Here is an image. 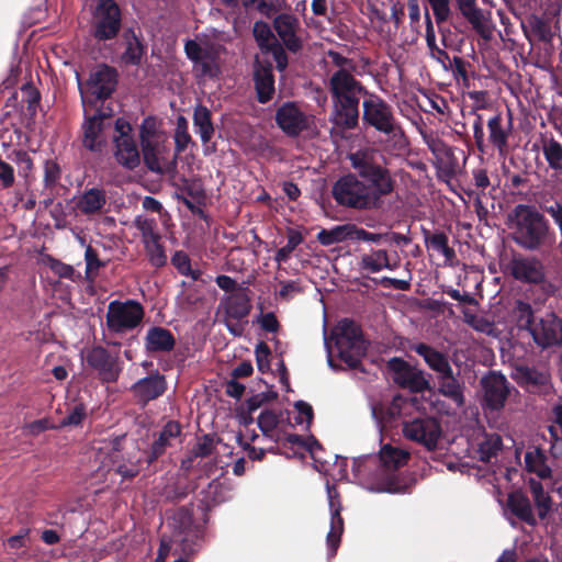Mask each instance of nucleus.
I'll list each match as a JSON object with an SVG mask.
<instances>
[{"mask_svg": "<svg viewBox=\"0 0 562 562\" xmlns=\"http://www.w3.org/2000/svg\"><path fill=\"white\" fill-rule=\"evenodd\" d=\"M22 101L27 104V112L33 119L36 115L37 106L41 101V92L32 82H26L21 87Z\"/></svg>", "mask_w": 562, "mask_h": 562, "instance_id": "8fccbe9b", "label": "nucleus"}, {"mask_svg": "<svg viewBox=\"0 0 562 562\" xmlns=\"http://www.w3.org/2000/svg\"><path fill=\"white\" fill-rule=\"evenodd\" d=\"M502 448V438L498 435H494L483 442L480 443L479 452L481 453L482 461H490L492 457H495Z\"/></svg>", "mask_w": 562, "mask_h": 562, "instance_id": "6e6d98bb", "label": "nucleus"}, {"mask_svg": "<svg viewBox=\"0 0 562 562\" xmlns=\"http://www.w3.org/2000/svg\"><path fill=\"white\" fill-rule=\"evenodd\" d=\"M122 27V13L114 0H99L92 11L90 33L98 42L117 36Z\"/></svg>", "mask_w": 562, "mask_h": 562, "instance_id": "0eeeda50", "label": "nucleus"}, {"mask_svg": "<svg viewBox=\"0 0 562 562\" xmlns=\"http://www.w3.org/2000/svg\"><path fill=\"white\" fill-rule=\"evenodd\" d=\"M108 201L106 193L103 189L91 188L86 190L77 202V207L85 215H93L100 213Z\"/></svg>", "mask_w": 562, "mask_h": 562, "instance_id": "473e14b6", "label": "nucleus"}, {"mask_svg": "<svg viewBox=\"0 0 562 562\" xmlns=\"http://www.w3.org/2000/svg\"><path fill=\"white\" fill-rule=\"evenodd\" d=\"M379 457L383 469L385 471L394 472L407 464L411 454L408 451L401 448L384 445L380 450Z\"/></svg>", "mask_w": 562, "mask_h": 562, "instance_id": "f704fd0d", "label": "nucleus"}, {"mask_svg": "<svg viewBox=\"0 0 562 562\" xmlns=\"http://www.w3.org/2000/svg\"><path fill=\"white\" fill-rule=\"evenodd\" d=\"M525 36L532 44L535 41L551 44L554 37L550 21L537 14H530L527 25L522 24Z\"/></svg>", "mask_w": 562, "mask_h": 562, "instance_id": "a878e982", "label": "nucleus"}, {"mask_svg": "<svg viewBox=\"0 0 562 562\" xmlns=\"http://www.w3.org/2000/svg\"><path fill=\"white\" fill-rule=\"evenodd\" d=\"M108 124L95 121L91 116H86L81 125V145L85 149L93 154H102L108 145L104 131Z\"/></svg>", "mask_w": 562, "mask_h": 562, "instance_id": "aec40b11", "label": "nucleus"}, {"mask_svg": "<svg viewBox=\"0 0 562 562\" xmlns=\"http://www.w3.org/2000/svg\"><path fill=\"white\" fill-rule=\"evenodd\" d=\"M457 7L462 16L472 25L481 37L488 41L491 31L483 23V12L476 7V0H456Z\"/></svg>", "mask_w": 562, "mask_h": 562, "instance_id": "cd10ccee", "label": "nucleus"}, {"mask_svg": "<svg viewBox=\"0 0 562 562\" xmlns=\"http://www.w3.org/2000/svg\"><path fill=\"white\" fill-rule=\"evenodd\" d=\"M431 7L436 23L438 25L449 20L451 15L450 0H426Z\"/></svg>", "mask_w": 562, "mask_h": 562, "instance_id": "4d7b16f0", "label": "nucleus"}, {"mask_svg": "<svg viewBox=\"0 0 562 562\" xmlns=\"http://www.w3.org/2000/svg\"><path fill=\"white\" fill-rule=\"evenodd\" d=\"M504 273L520 283L539 286L546 297L555 292V286L548 280L544 263L536 256H514L506 263Z\"/></svg>", "mask_w": 562, "mask_h": 562, "instance_id": "423d86ee", "label": "nucleus"}, {"mask_svg": "<svg viewBox=\"0 0 562 562\" xmlns=\"http://www.w3.org/2000/svg\"><path fill=\"white\" fill-rule=\"evenodd\" d=\"M282 413H276L272 409H265L257 419V424L262 434L270 437V434L278 427Z\"/></svg>", "mask_w": 562, "mask_h": 562, "instance_id": "603ef678", "label": "nucleus"}, {"mask_svg": "<svg viewBox=\"0 0 562 562\" xmlns=\"http://www.w3.org/2000/svg\"><path fill=\"white\" fill-rule=\"evenodd\" d=\"M507 507L521 521L536 526L537 520L532 513L529 498L521 491H514L508 494Z\"/></svg>", "mask_w": 562, "mask_h": 562, "instance_id": "7c9ffc66", "label": "nucleus"}, {"mask_svg": "<svg viewBox=\"0 0 562 562\" xmlns=\"http://www.w3.org/2000/svg\"><path fill=\"white\" fill-rule=\"evenodd\" d=\"M119 74L115 68L105 64L100 65L90 72L86 82L87 91L94 97L95 101L105 100L111 97L117 86Z\"/></svg>", "mask_w": 562, "mask_h": 562, "instance_id": "2eb2a0df", "label": "nucleus"}, {"mask_svg": "<svg viewBox=\"0 0 562 562\" xmlns=\"http://www.w3.org/2000/svg\"><path fill=\"white\" fill-rule=\"evenodd\" d=\"M272 27L283 48L290 53L297 54L303 48V41L297 35L300 20L293 13H280L272 20Z\"/></svg>", "mask_w": 562, "mask_h": 562, "instance_id": "4468645a", "label": "nucleus"}, {"mask_svg": "<svg viewBox=\"0 0 562 562\" xmlns=\"http://www.w3.org/2000/svg\"><path fill=\"white\" fill-rule=\"evenodd\" d=\"M425 243L432 249L441 252L447 261H451L456 257V251L448 245V236L445 232L430 233L428 229L423 228Z\"/></svg>", "mask_w": 562, "mask_h": 562, "instance_id": "c03bdc74", "label": "nucleus"}, {"mask_svg": "<svg viewBox=\"0 0 562 562\" xmlns=\"http://www.w3.org/2000/svg\"><path fill=\"white\" fill-rule=\"evenodd\" d=\"M424 139L438 160H440L442 156L451 157L453 155L452 149L439 137L424 135Z\"/></svg>", "mask_w": 562, "mask_h": 562, "instance_id": "052dcab7", "label": "nucleus"}, {"mask_svg": "<svg viewBox=\"0 0 562 562\" xmlns=\"http://www.w3.org/2000/svg\"><path fill=\"white\" fill-rule=\"evenodd\" d=\"M176 346V339L172 333L164 327L154 326L147 331L145 347L149 353L168 352Z\"/></svg>", "mask_w": 562, "mask_h": 562, "instance_id": "bb28decb", "label": "nucleus"}, {"mask_svg": "<svg viewBox=\"0 0 562 562\" xmlns=\"http://www.w3.org/2000/svg\"><path fill=\"white\" fill-rule=\"evenodd\" d=\"M286 237V245L278 249L274 256V260L277 262L286 261L290 258L291 254L294 251V249L304 240L303 235L294 228H288Z\"/></svg>", "mask_w": 562, "mask_h": 562, "instance_id": "de8ad7c7", "label": "nucleus"}, {"mask_svg": "<svg viewBox=\"0 0 562 562\" xmlns=\"http://www.w3.org/2000/svg\"><path fill=\"white\" fill-rule=\"evenodd\" d=\"M86 361L89 367L98 371L103 382L111 383L119 379L121 368L117 359L112 357L105 348L101 346L93 347L89 350Z\"/></svg>", "mask_w": 562, "mask_h": 562, "instance_id": "6ab92c4d", "label": "nucleus"}, {"mask_svg": "<svg viewBox=\"0 0 562 562\" xmlns=\"http://www.w3.org/2000/svg\"><path fill=\"white\" fill-rule=\"evenodd\" d=\"M487 127L490 131L488 139L491 144L498 149L501 155L505 154L508 147V136L512 128V119L509 117L508 126L505 128L502 125V115L497 114L490 119Z\"/></svg>", "mask_w": 562, "mask_h": 562, "instance_id": "e433bc0d", "label": "nucleus"}, {"mask_svg": "<svg viewBox=\"0 0 562 562\" xmlns=\"http://www.w3.org/2000/svg\"><path fill=\"white\" fill-rule=\"evenodd\" d=\"M211 116V111L206 106L198 104L194 108L193 122L194 125L199 128L203 144H207L214 134V126Z\"/></svg>", "mask_w": 562, "mask_h": 562, "instance_id": "37998d69", "label": "nucleus"}, {"mask_svg": "<svg viewBox=\"0 0 562 562\" xmlns=\"http://www.w3.org/2000/svg\"><path fill=\"white\" fill-rule=\"evenodd\" d=\"M140 148L143 161L149 171L157 175L168 172L166 164L170 160L165 158L167 147L164 144L154 142L153 139H144V137H142Z\"/></svg>", "mask_w": 562, "mask_h": 562, "instance_id": "5701e85b", "label": "nucleus"}, {"mask_svg": "<svg viewBox=\"0 0 562 562\" xmlns=\"http://www.w3.org/2000/svg\"><path fill=\"white\" fill-rule=\"evenodd\" d=\"M329 91L331 97L370 94L348 69H339L333 74L329 79Z\"/></svg>", "mask_w": 562, "mask_h": 562, "instance_id": "4be33fe9", "label": "nucleus"}, {"mask_svg": "<svg viewBox=\"0 0 562 562\" xmlns=\"http://www.w3.org/2000/svg\"><path fill=\"white\" fill-rule=\"evenodd\" d=\"M252 68V80L257 101L261 104L268 103L273 99L276 93L272 63L268 59H260L259 56L256 55Z\"/></svg>", "mask_w": 562, "mask_h": 562, "instance_id": "dca6fc26", "label": "nucleus"}, {"mask_svg": "<svg viewBox=\"0 0 562 562\" xmlns=\"http://www.w3.org/2000/svg\"><path fill=\"white\" fill-rule=\"evenodd\" d=\"M145 244L147 258L153 267L161 268L167 263L165 248L160 243V238L149 239Z\"/></svg>", "mask_w": 562, "mask_h": 562, "instance_id": "09e8293b", "label": "nucleus"}, {"mask_svg": "<svg viewBox=\"0 0 562 562\" xmlns=\"http://www.w3.org/2000/svg\"><path fill=\"white\" fill-rule=\"evenodd\" d=\"M134 224L135 227L142 233L144 243L148 241L149 239L161 238L160 235L155 232L156 222L154 218L137 216Z\"/></svg>", "mask_w": 562, "mask_h": 562, "instance_id": "13d9d810", "label": "nucleus"}, {"mask_svg": "<svg viewBox=\"0 0 562 562\" xmlns=\"http://www.w3.org/2000/svg\"><path fill=\"white\" fill-rule=\"evenodd\" d=\"M351 168L358 173L371 195L380 207L383 206V198L395 190L396 181L392 172L385 166L380 165L372 150L359 149L347 156Z\"/></svg>", "mask_w": 562, "mask_h": 562, "instance_id": "7ed1b4c3", "label": "nucleus"}, {"mask_svg": "<svg viewBox=\"0 0 562 562\" xmlns=\"http://www.w3.org/2000/svg\"><path fill=\"white\" fill-rule=\"evenodd\" d=\"M167 390V381L164 374L158 370L151 372L148 376L138 380L131 387L134 400L142 407H145L150 401L160 397Z\"/></svg>", "mask_w": 562, "mask_h": 562, "instance_id": "a211bd4d", "label": "nucleus"}, {"mask_svg": "<svg viewBox=\"0 0 562 562\" xmlns=\"http://www.w3.org/2000/svg\"><path fill=\"white\" fill-rule=\"evenodd\" d=\"M407 488L408 485L406 484L402 475L395 473H387L373 490L378 492L402 493L406 492Z\"/></svg>", "mask_w": 562, "mask_h": 562, "instance_id": "49530a36", "label": "nucleus"}, {"mask_svg": "<svg viewBox=\"0 0 562 562\" xmlns=\"http://www.w3.org/2000/svg\"><path fill=\"white\" fill-rule=\"evenodd\" d=\"M533 503L538 510V516L540 519H546L549 513L552 509V498L549 493L543 492L541 494L535 495Z\"/></svg>", "mask_w": 562, "mask_h": 562, "instance_id": "774afa93", "label": "nucleus"}, {"mask_svg": "<svg viewBox=\"0 0 562 562\" xmlns=\"http://www.w3.org/2000/svg\"><path fill=\"white\" fill-rule=\"evenodd\" d=\"M44 262L59 278L71 279L75 273V269L72 268V266L64 263L50 255H46L44 257Z\"/></svg>", "mask_w": 562, "mask_h": 562, "instance_id": "bf43d9fd", "label": "nucleus"}, {"mask_svg": "<svg viewBox=\"0 0 562 562\" xmlns=\"http://www.w3.org/2000/svg\"><path fill=\"white\" fill-rule=\"evenodd\" d=\"M331 194L339 205L348 209L358 211L381 209L356 171L341 176L333 184Z\"/></svg>", "mask_w": 562, "mask_h": 562, "instance_id": "39448f33", "label": "nucleus"}, {"mask_svg": "<svg viewBox=\"0 0 562 562\" xmlns=\"http://www.w3.org/2000/svg\"><path fill=\"white\" fill-rule=\"evenodd\" d=\"M114 132L115 134L112 138L113 144H117V142L122 140L134 139L133 127L131 123L123 117H117L114 121Z\"/></svg>", "mask_w": 562, "mask_h": 562, "instance_id": "680f3d73", "label": "nucleus"}, {"mask_svg": "<svg viewBox=\"0 0 562 562\" xmlns=\"http://www.w3.org/2000/svg\"><path fill=\"white\" fill-rule=\"evenodd\" d=\"M340 505L333 509L330 531L327 535V544L330 549V554L334 555L339 547L340 537L344 531V519L340 515Z\"/></svg>", "mask_w": 562, "mask_h": 562, "instance_id": "a18cd8bd", "label": "nucleus"}, {"mask_svg": "<svg viewBox=\"0 0 562 562\" xmlns=\"http://www.w3.org/2000/svg\"><path fill=\"white\" fill-rule=\"evenodd\" d=\"M144 317V308L134 300L125 302L112 301L108 306L106 326L111 331L124 333L139 325Z\"/></svg>", "mask_w": 562, "mask_h": 562, "instance_id": "9d476101", "label": "nucleus"}, {"mask_svg": "<svg viewBox=\"0 0 562 562\" xmlns=\"http://www.w3.org/2000/svg\"><path fill=\"white\" fill-rule=\"evenodd\" d=\"M191 142V136L188 133V121L184 116L180 115L177 119L175 131V155L172 159L166 164L167 171H176L178 156L181 154Z\"/></svg>", "mask_w": 562, "mask_h": 562, "instance_id": "58836bf2", "label": "nucleus"}, {"mask_svg": "<svg viewBox=\"0 0 562 562\" xmlns=\"http://www.w3.org/2000/svg\"><path fill=\"white\" fill-rule=\"evenodd\" d=\"M441 432V426L435 418H416L405 423L403 427V434L407 439L423 445L429 451L437 448Z\"/></svg>", "mask_w": 562, "mask_h": 562, "instance_id": "f8f14e48", "label": "nucleus"}, {"mask_svg": "<svg viewBox=\"0 0 562 562\" xmlns=\"http://www.w3.org/2000/svg\"><path fill=\"white\" fill-rule=\"evenodd\" d=\"M272 29L269 23L258 20L252 25V36L260 53L272 55L277 70L282 72L289 66V57Z\"/></svg>", "mask_w": 562, "mask_h": 562, "instance_id": "9b49d317", "label": "nucleus"}, {"mask_svg": "<svg viewBox=\"0 0 562 562\" xmlns=\"http://www.w3.org/2000/svg\"><path fill=\"white\" fill-rule=\"evenodd\" d=\"M181 435V425L176 420H169L159 432L158 438L151 443L150 452L147 457V462L153 463L166 451L169 446L170 438H176Z\"/></svg>", "mask_w": 562, "mask_h": 562, "instance_id": "2f4dec72", "label": "nucleus"}, {"mask_svg": "<svg viewBox=\"0 0 562 562\" xmlns=\"http://www.w3.org/2000/svg\"><path fill=\"white\" fill-rule=\"evenodd\" d=\"M86 259V278L88 280H93L97 271L100 268L105 267V262L99 259L97 250L92 246H88L85 252Z\"/></svg>", "mask_w": 562, "mask_h": 562, "instance_id": "5fc2aeb1", "label": "nucleus"}, {"mask_svg": "<svg viewBox=\"0 0 562 562\" xmlns=\"http://www.w3.org/2000/svg\"><path fill=\"white\" fill-rule=\"evenodd\" d=\"M86 417V406L81 403L77 404L72 407L69 414L61 419L59 427L78 426L83 422Z\"/></svg>", "mask_w": 562, "mask_h": 562, "instance_id": "338daca9", "label": "nucleus"}, {"mask_svg": "<svg viewBox=\"0 0 562 562\" xmlns=\"http://www.w3.org/2000/svg\"><path fill=\"white\" fill-rule=\"evenodd\" d=\"M224 49L222 45L207 44L206 47H202L194 40H188L184 44V52L190 60L194 64L200 63L203 59H210L215 61L220 57L221 50Z\"/></svg>", "mask_w": 562, "mask_h": 562, "instance_id": "4c0bfd02", "label": "nucleus"}, {"mask_svg": "<svg viewBox=\"0 0 562 562\" xmlns=\"http://www.w3.org/2000/svg\"><path fill=\"white\" fill-rule=\"evenodd\" d=\"M331 341H334L337 349V357L346 363L349 369L367 372L362 366L361 359L367 356L368 342L363 338L360 325L352 319L344 318L335 328H333L329 340H326V346L329 352V367L333 370H344V368L336 363L330 356Z\"/></svg>", "mask_w": 562, "mask_h": 562, "instance_id": "f03ea898", "label": "nucleus"}, {"mask_svg": "<svg viewBox=\"0 0 562 562\" xmlns=\"http://www.w3.org/2000/svg\"><path fill=\"white\" fill-rule=\"evenodd\" d=\"M356 224L347 223L337 225L331 229H321L317 234V241L323 246L342 243L346 240H355Z\"/></svg>", "mask_w": 562, "mask_h": 562, "instance_id": "c9c22d12", "label": "nucleus"}, {"mask_svg": "<svg viewBox=\"0 0 562 562\" xmlns=\"http://www.w3.org/2000/svg\"><path fill=\"white\" fill-rule=\"evenodd\" d=\"M113 157L126 170H135L140 165V153L135 139L113 144Z\"/></svg>", "mask_w": 562, "mask_h": 562, "instance_id": "c85d7f7f", "label": "nucleus"}, {"mask_svg": "<svg viewBox=\"0 0 562 562\" xmlns=\"http://www.w3.org/2000/svg\"><path fill=\"white\" fill-rule=\"evenodd\" d=\"M61 176L59 165L54 160H46L44 166V184L46 188H54L58 183Z\"/></svg>", "mask_w": 562, "mask_h": 562, "instance_id": "69168bd1", "label": "nucleus"}, {"mask_svg": "<svg viewBox=\"0 0 562 562\" xmlns=\"http://www.w3.org/2000/svg\"><path fill=\"white\" fill-rule=\"evenodd\" d=\"M195 488V484L191 486L190 484H181L180 482H176L165 487L164 496L168 502L178 503L186 498L191 492H194Z\"/></svg>", "mask_w": 562, "mask_h": 562, "instance_id": "3c124183", "label": "nucleus"}, {"mask_svg": "<svg viewBox=\"0 0 562 562\" xmlns=\"http://www.w3.org/2000/svg\"><path fill=\"white\" fill-rule=\"evenodd\" d=\"M535 344L542 349L562 345V322L555 313H547L529 331Z\"/></svg>", "mask_w": 562, "mask_h": 562, "instance_id": "ddd939ff", "label": "nucleus"}, {"mask_svg": "<svg viewBox=\"0 0 562 562\" xmlns=\"http://www.w3.org/2000/svg\"><path fill=\"white\" fill-rule=\"evenodd\" d=\"M514 379L516 382L530 393H540L546 389L550 381L547 372L539 371L533 367L519 366L516 368Z\"/></svg>", "mask_w": 562, "mask_h": 562, "instance_id": "b1692460", "label": "nucleus"}, {"mask_svg": "<svg viewBox=\"0 0 562 562\" xmlns=\"http://www.w3.org/2000/svg\"><path fill=\"white\" fill-rule=\"evenodd\" d=\"M412 349L420 357L424 358L427 366L437 373V375L445 373L452 368L449 358L446 353L437 350L430 345L425 342L416 344Z\"/></svg>", "mask_w": 562, "mask_h": 562, "instance_id": "c756f323", "label": "nucleus"}, {"mask_svg": "<svg viewBox=\"0 0 562 562\" xmlns=\"http://www.w3.org/2000/svg\"><path fill=\"white\" fill-rule=\"evenodd\" d=\"M513 319L520 330L530 331L536 323L532 305L524 300H516L512 310Z\"/></svg>", "mask_w": 562, "mask_h": 562, "instance_id": "79ce46f5", "label": "nucleus"}, {"mask_svg": "<svg viewBox=\"0 0 562 562\" xmlns=\"http://www.w3.org/2000/svg\"><path fill=\"white\" fill-rule=\"evenodd\" d=\"M544 214L533 204H517L507 213L505 223L515 245L529 252H540L553 246L555 233Z\"/></svg>", "mask_w": 562, "mask_h": 562, "instance_id": "f257e3e1", "label": "nucleus"}, {"mask_svg": "<svg viewBox=\"0 0 562 562\" xmlns=\"http://www.w3.org/2000/svg\"><path fill=\"white\" fill-rule=\"evenodd\" d=\"M256 362L258 370L266 373L270 370L271 350L265 341H259L255 348Z\"/></svg>", "mask_w": 562, "mask_h": 562, "instance_id": "e2e57ef3", "label": "nucleus"}, {"mask_svg": "<svg viewBox=\"0 0 562 562\" xmlns=\"http://www.w3.org/2000/svg\"><path fill=\"white\" fill-rule=\"evenodd\" d=\"M330 122L341 131L353 130L359 124V108L334 105Z\"/></svg>", "mask_w": 562, "mask_h": 562, "instance_id": "ea45409f", "label": "nucleus"}, {"mask_svg": "<svg viewBox=\"0 0 562 562\" xmlns=\"http://www.w3.org/2000/svg\"><path fill=\"white\" fill-rule=\"evenodd\" d=\"M525 464L528 472L536 473L540 479L551 477L552 471L547 464V456L541 448L535 447L532 450L527 451Z\"/></svg>", "mask_w": 562, "mask_h": 562, "instance_id": "a19ab883", "label": "nucleus"}, {"mask_svg": "<svg viewBox=\"0 0 562 562\" xmlns=\"http://www.w3.org/2000/svg\"><path fill=\"white\" fill-rule=\"evenodd\" d=\"M276 123L289 137H296L310 127V120L294 102L283 103L276 112Z\"/></svg>", "mask_w": 562, "mask_h": 562, "instance_id": "f3484780", "label": "nucleus"}, {"mask_svg": "<svg viewBox=\"0 0 562 562\" xmlns=\"http://www.w3.org/2000/svg\"><path fill=\"white\" fill-rule=\"evenodd\" d=\"M438 392L451 400L458 407L465 405L464 391L467 389L465 382L461 376V372H453L452 368L445 373L437 375Z\"/></svg>", "mask_w": 562, "mask_h": 562, "instance_id": "412c9836", "label": "nucleus"}, {"mask_svg": "<svg viewBox=\"0 0 562 562\" xmlns=\"http://www.w3.org/2000/svg\"><path fill=\"white\" fill-rule=\"evenodd\" d=\"M369 97L370 98L364 100L362 103L363 123L386 135L387 142H392L393 144V149H406L409 142L404 130L397 123L391 105L378 95L370 93Z\"/></svg>", "mask_w": 562, "mask_h": 562, "instance_id": "20e7f679", "label": "nucleus"}, {"mask_svg": "<svg viewBox=\"0 0 562 562\" xmlns=\"http://www.w3.org/2000/svg\"><path fill=\"white\" fill-rule=\"evenodd\" d=\"M481 406L484 411H502L510 395L512 386L499 371L490 370L480 379Z\"/></svg>", "mask_w": 562, "mask_h": 562, "instance_id": "6e6552de", "label": "nucleus"}, {"mask_svg": "<svg viewBox=\"0 0 562 562\" xmlns=\"http://www.w3.org/2000/svg\"><path fill=\"white\" fill-rule=\"evenodd\" d=\"M123 40L126 45L122 55L123 61L127 65H139L145 54V46L142 44L139 36L136 35L134 29L130 27L123 32Z\"/></svg>", "mask_w": 562, "mask_h": 562, "instance_id": "72a5a7b5", "label": "nucleus"}, {"mask_svg": "<svg viewBox=\"0 0 562 562\" xmlns=\"http://www.w3.org/2000/svg\"><path fill=\"white\" fill-rule=\"evenodd\" d=\"M220 442H222V439L218 436H216L215 434H206L192 449V456L195 458L209 457L213 452L215 443Z\"/></svg>", "mask_w": 562, "mask_h": 562, "instance_id": "864d4df0", "label": "nucleus"}, {"mask_svg": "<svg viewBox=\"0 0 562 562\" xmlns=\"http://www.w3.org/2000/svg\"><path fill=\"white\" fill-rule=\"evenodd\" d=\"M464 321L473 329L490 335L494 329V323L483 316L464 312Z\"/></svg>", "mask_w": 562, "mask_h": 562, "instance_id": "0e129e2a", "label": "nucleus"}, {"mask_svg": "<svg viewBox=\"0 0 562 562\" xmlns=\"http://www.w3.org/2000/svg\"><path fill=\"white\" fill-rule=\"evenodd\" d=\"M386 369L391 373L393 382L401 389L408 390L411 393L431 391L430 381L425 371L400 357L391 358L386 363Z\"/></svg>", "mask_w": 562, "mask_h": 562, "instance_id": "1a4fd4ad", "label": "nucleus"}, {"mask_svg": "<svg viewBox=\"0 0 562 562\" xmlns=\"http://www.w3.org/2000/svg\"><path fill=\"white\" fill-rule=\"evenodd\" d=\"M250 290L247 286H239L235 293L227 296L224 303L226 318L240 321L247 317L251 311Z\"/></svg>", "mask_w": 562, "mask_h": 562, "instance_id": "393cba45", "label": "nucleus"}]
</instances>
